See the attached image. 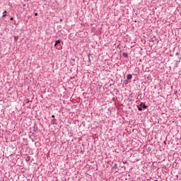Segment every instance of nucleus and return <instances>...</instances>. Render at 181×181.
Masks as SVG:
<instances>
[{
    "instance_id": "9d476101",
    "label": "nucleus",
    "mask_w": 181,
    "mask_h": 181,
    "mask_svg": "<svg viewBox=\"0 0 181 181\" xmlns=\"http://www.w3.org/2000/svg\"><path fill=\"white\" fill-rule=\"evenodd\" d=\"M52 118H54V115H52Z\"/></svg>"
},
{
    "instance_id": "f03ea898",
    "label": "nucleus",
    "mask_w": 181,
    "mask_h": 181,
    "mask_svg": "<svg viewBox=\"0 0 181 181\" xmlns=\"http://www.w3.org/2000/svg\"><path fill=\"white\" fill-rule=\"evenodd\" d=\"M131 78H132V75L128 74L127 75V80H131Z\"/></svg>"
},
{
    "instance_id": "6e6552de",
    "label": "nucleus",
    "mask_w": 181,
    "mask_h": 181,
    "mask_svg": "<svg viewBox=\"0 0 181 181\" xmlns=\"http://www.w3.org/2000/svg\"><path fill=\"white\" fill-rule=\"evenodd\" d=\"M35 16H37V13H35Z\"/></svg>"
},
{
    "instance_id": "ddd939ff",
    "label": "nucleus",
    "mask_w": 181,
    "mask_h": 181,
    "mask_svg": "<svg viewBox=\"0 0 181 181\" xmlns=\"http://www.w3.org/2000/svg\"><path fill=\"white\" fill-rule=\"evenodd\" d=\"M156 181H158V180H156Z\"/></svg>"
},
{
    "instance_id": "1a4fd4ad",
    "label": "nucleus",
    "mask_w": 181,
    "mask_h": 181,
    "mask_svg": "<svg viewBox=\"0 0 181 181\" xmlns=\"http://www.w3.org/2000/svg\"><path fill=\"white\" fill-rule=\"evenodd\" d=\"M57 45H58V44H57V43L55 42V45H54V46H55V47H56V46H57Z\"/></svg>"
},
{
    "instance_id": "39448f33",
    "label": "nucleus",
    "mask_w": 181,
    "mask_h": 181,
    "mask_svg": "<svg viewBox=\"0 0 181 181\" xmlns=\"http://www.w3.org/2000/svg\"><path fill=\"white\" fill-rule=\"evenodd\" d=\"M61 42H62V41H60V40H57V41L55 42V43H56L57 45H60Z\"/></svg>"
},
{
    "instance_id": "f8f14e48",
    "label": "nucleus",
    "mask_w": 181,
    "mask_h": 181,
    "mask_svg": "<svg viewBox=\"0 0 181 181\" xmlns=\"http://www.w3.org/2000/svg\"><path fill=\"white\" fill-rule=\"evenodd\" d=\"M62 21H63V20H62V19H61V20H60V22H62Z\"/></svg>"
},
{
    "instance_id": "7ed1b4c3",
    "label": "nucleus",
    "mask_w": 181,
    "mask_h": 181,
    "mask_svg": "<svg viewBox=\"0 0 181 181\" xmlns=\"http://www.w3.org/2000/svg\"><path fill=\"white\" fill-rule=\"evenodd\" d=\"M140 107H141V108H146V105H143L142 103L140 104Z\"/></svg>"
},
{
    "instance_id": "9b49d317",
    "label": "nucleus",
    "mask_w": 181,
    "mask_h": 181,
    "mask_svg": "<svg viewBox=\"0 0 181 181\" xmlns=\"http://www.w3.org/2000/svg\"><path fill=\"white\" fill-rule=\"evenodd\" d=\"M57 49H58L59 50L60 49V48H59V47H57Z\"/></svg>"
},
{
    "instance_id": "0eeeda50",
    "label": "nucleus",
    "mask_w": 181,
    "mask_h": 181,
    "mask_svg": "<svg viewBox=\"0 0 181 181\" xmlns=\"http://www.w3.org/2000/svg\"><path fill=\"white\" fill-rule=\"evenodd\" d=\"M10 21H13V17H11V18H10Z\"/></svg>"
},
{
    "instance_id": "20e7f679",
    "label": "nucleus",
    "mask_w": 181,
    "mask_h": 181,
    "mask_svg": "<svg viewBox=\"0 0 181 181\" xmlns=\"http://www.w3.org/2000/svg\"><path fill=\"white\" fill-rule=\"evenodd\" d=\"M5 16H6V11H4V12L3 13L2 18H5Z\"/></svg>"
},
{
    "instance_id": "f257e3e1",
    "label": "nucleus",
    "mask_w": 181,
    "mask_h": 181,
    "mask_svg": "<svg viewBox=\"0 0 181 181\" xmlns=\"http://www.w3.org/2000/svg\"><path fill=\"white\" fill-rule=\"evenodd\" d=\"M51 124H52V125H54V124H56V119H53L52 120V122H51Z\"/></svg>"
},
{
    "instance_id": "423d86ee",
    "label": "nucleus",
    "mask_w": 181,
    "mask_h": 181,
    "mask_svg": "<svg viewBox=\"0 0 181 181\" xmlns=\"http://www.w3.org/2000/svg\"><path fill=\"white\" fill-rule=\"evenodd\" d=\"M139 111H142V107L140 106L138 107Z\"/></svg>"
}]
</instances>
